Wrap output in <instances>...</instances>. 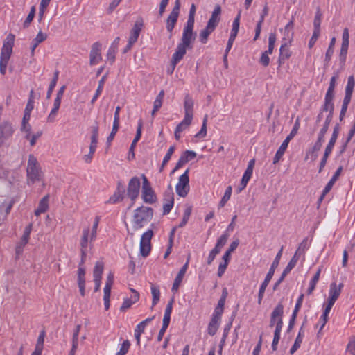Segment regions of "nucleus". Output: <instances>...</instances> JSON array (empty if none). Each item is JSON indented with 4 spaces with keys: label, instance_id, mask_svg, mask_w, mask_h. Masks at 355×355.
Returning <instances> with one entry per match:
<instances>
[{
    "label": "nucleus",
    "instance_id": "nucleus-1",
    "mask_svg": "<svg viewBox=\"0 0 355 355\" xmlns=\"http://www.w3.org/2000/svg\"><path fill=\"white\" fill-rule=\"evenodd\" d=\"M15 35L9 34L3 42L0 56V73L5 75L7 65L12 53Z\"/></svg>",
    "mask_w": 355,
    "mask_h": 355
},
{
    "label": "nucleus",
    "instance_id": "nucleus-2",
    "mask_svg": "<svg viewBox=\"0 0 355 355\" xmlns=\"http://www.w3.org/2000/svg\"><path fill=\"white\" fill-rule=\"evenodd\" d=\"M153 216V210L150 207L141 206L134 211L132 223L135 230L142 228L146 223L150 222Z\"/></svg>",
    "mask_w": 355,
    "mask_h": 355
},
{
    "label": "nucleus",
    "instance_id": "nucleus-3",
    "mask_svg": "<svg viewBox=\"0 0 355 355\" xmlns=\"http://www.w3.org/2000/svg\"><path fill=\"white\" fill-rule=\"evenodd\" d=\"M26 173L28 184H33L41 180L42 173L40 164L33 155H30L28 157Z\"/></svg>",
    "mask_w": 355,
    "mask_h": 355
},
{
    "label": "nucleus",
    "instance_id": "nucleus-4",
    "mask_svg": "<svg viewBox=\"0 0 355 355\" xmlns=\"http://www.w3.org/2000/svg\"><path fill=\"white\" fill-rule=\"evenodd\" d=\"M300 119L297 118L292 130L291 131L290 134L286 137V138L284 139V141L282 142V144H281L280 147L279 148V149L277 150V151L275 155V157L273 159L274 164H277L280 160L282 157L284 155L290 141L297 135V131L300 128Z\"/></svg>",
    "mask_w": 355,
    "mask_h": 355
},
{
    "label": "nucleus",
    "instance_id": "nucleus-5",
    "mask_svg": "<svg viewBox=\"0 0 355 355\" xmlns=\"http://www.w3.org/2000/svg\"><path fill=\"white\" fill-rule=\"evenodd\" d=\"M88 236H89V230L84 229L83 230L82 236L80 241V252H81V260L79 263L78 270V276L85 277V270L83 267L85 262L86 257H87V250L88 248Z\"/></svg>",
    "mask_w": 355,
    "mask_h": 355
},
{
    "label": "nucleus",
    "instance_id": "nucleus-6",
    "mask_svg": "<svg viewBox=\"0 0 355 355\" xmlns=\"http://www.w3.org/2000/svg\"><path fill=\"white\" fill-rule=\"evenodd\" d=\"M283 314H284V306L279 302L274 309L271 313L269 327H273L275 326V329H277L280 325V331L283 327Z\"/></svg>",
    "mask_w": 355,
    "mask_h": 355
},
{
    "label": "nucleus",
    "instance_id": "nucleus-7",
    "mask_svg": "<svg viewBox=\"0 0 355 355\" xmlns=\"http://www.w3.org/2000/svg\"><path fill=\"white\" fill-rule=\"evenodd\" d=\"M153 236L152 230L144 232L141 237L139 252L143 257H146L151 250V239Z\"/></svg>",
    "mask_w": 355,
    "mask_h": 355
},
{
    "label": "nucleus",
    "instance_id": "nucleus-8",
    "mask_svg": "<svg viewBox=\"0 0 355 355\" xmlns=\"http://www.w3.org/2000/svg\"><path fill=\"white\" fill-rule=\"evenodd\" d=\"M189 169L180 176L175 187L176 193L180 197H185L189 191Z\"/></svg>",
    "mask_w": 355,
    "mask_h": 355
},
{
    "label": "nucleus",
    "instance_id": "nucleus-9",
    "mask_svg": "<svg viewBox=\"0 0 355 355\" xmlns=\"http://www.w3.org/2000/svg\"><path fill=\"white\" fill-rule=\"evenodd\" d=\"M143 185L141 191V197L146 203L152 204L156 201V196L150 184L144 175H142Z\"/></svg>",
    "mask_w": 355,
    "mask_h": 355
},
{
    "label": "nucleus",
    "instance_id": "nucleus-10",
    "mask_svg": "<svg viewBox=\"0 0 355 355\" xmlns=\"http://www.w3.org/2000/svg\"><path fill=\"white\" fill-rule=\"evenodd\" d=\"M180 9V1L176 0L174 7L166 20V29L171 33L178 21Z\"/></svg>",
    "mask_w": 355,
    "mask_h": 355
},
{
    "label": "nucleus",
    "instance_id": "nucleus-11",
    "mask_svg": "<svg viewBox=\"0 0 355 355\" xmlns=\"http://www.w3.org/2000/svg\"><path fill=\"white\" fill-rule=\"evenodd\" d=\"M275 42H276L275 34L270 33L269 35V37H268V49L262 53V55L260 58V60H259L260 64H261L264 67L268 66L270 63V58H269L268 55L272 53Z\"/></svg>",
    "mask_w": 355,
    "mask_h": 355
},
{
    "label": "nucleus",
    "instance_id": "nucleus-12",
    "mask_svg": "<svg viewBox=\"0 0 355 355\" xmlns=\"http://www.w3.org/2000/svg\"><path fill=\"white\" fill-rule=\"evenodd\" d=\"M140 189V180L137 177H133L128 183L127 195L134 201L139 195Z\"/></svg>",
    "mask_w": 355,
    "mask_h": 355
},
{
    "label": "nucleus",
    "instance_id": "nucleus-13",
    "mask_svg": "<svg viewBox=\"0 0 355 355\" xmlns=\"http://www.w3.org/2000/svg\"><path fill=\"white\" fill-rule=\"evenodd\" d=\"M14 132V127L10 122L5 121L0 124V147L10 137Z\"/></svg>",
    "mask_w": 355,
    "mask_h": 355
},
{
    "label": "nucleus",
    "instance_id": "nucleus-14",
    "mask_svg": "<svg viewBox=\"0 0 355 355\" xmlns=\"http://www.w3.org/2000/svg\"><path fill=\"white\" fill-rule=\"evenodd\" d=\"M101 44L98 42L94 43L92 46L89 54V62L91 65H96L101 60Z\"/></svg>",
    "mask_w": 355,
    "mask_h": 355
},
{
    "label": "nucleus",
    "instance_id": "nucleus-15",
    "mask_svg": "<svg viewBox=\"0 0 355 355\" xmlns=\"http://www.w3.org/2000/svg\"><path fill=\"white\" fill-rule=\"evenodd\" d=\"M196 34L193 31L183 30L181 42L179 43L181 45L187 47L188 49L193 48V43L196 40Z\"/></svg>",
    "mask_w": 355,
    "mask_h": 355
},
{
    "label": "nucleus",
    "instance_id": "nucleus-16",
    "mask_svg": "<svg viewBox=\"0 0 355 355\" xmlns=\"http://www.w3.org/2000/svg\"><path fill=\"white\" fill-rule=\"evenodd\" d=\"M342 170H343V167L340 166L336 170V171L335 172V173L333 175V177L331 178L329 182L325 186V187H324V190H323V191L322 193V195L320 196V198L318 200V202L319 203H320L322 201V200L324 199V196L330 191V190L333 187L334 184H335V182H336V180L339 178V176H340V173L342 172Z\"/></svg>",
    "mask_w": 355,
    "mask_h": 355
},
{
    "label": "nucleus",
    "instance_id": "nucleus-17",
    "mask_svg": "<svg viewBox=\"0 0 355 355\" xmlns=\"http://www.w3.org/2000/svg\"><path fill=\"white\" fill-rule=\"evenodd\" d=\"M343 287V283L337 284L336 282H332L330 284L329 297L327 300L335 303V302L338 300L341 293Z\"/></svg>",
    "mask_w": 355,
    "mask_h": 355
},
{
    "label": "nucleus",
    "instance_id": "nucleus-18",
    "mask_svg": "<svg viewBox=\"0 0 355 355\" xmlns=\"http://www.w3.org/2000/svg\"><path fill=\"white\" fill-rule=\"evenodd\" d=\"M194 101L189 94H186L184 100V116L193 119Z\"/></svg>",
    "mask_w": 355,
    "mask_h": 355
},
{
    "label": "nucleus",
    "instance_id": "nucleus-19",
    "mask_svg": "<svg viewBox=\"0 0 355 355\" xmlns=\"http://www.w3.org/2000/svg\"><path fill=\"white\" fill-rule=\"evenodd\" d=\"M142 127H143V122L141 120H139V121L138 123L137 128V132H136L135 137L134 138V139L131 144V146L130 147V149H129V155H128L129 159H132L135 158L134 150H135V148L136 146L137 141L141 138Z\"/></svg>",
    "mask_w": 355,
    "mask_h": 355
},
{
    "label": "nucleus",
    "instance_id": "nucleus-20",
    "mask_svg": "<svg viewBox=\"0 0 355 355\" xmlns=\"http://www.w3.org/2000/svg\"><path fill=\"white\" fill-rule=\"evenodd\" d=\"M221 13V8L219 5L214 7V11L211 13V17L209 19L207 26L215 30L220 21V16Z\"/></svg>",
    "mask_w": 355,
    "mask_h": 355
},
{
    "label": "nucleus",
    "instance_id": "nucleus-21",
    "mask_svg": "<svg viewBox=\"0 0 355 355\" xmlns=\"http://www.w3.org/2000/svg\"><path fill=\"white\" fill-rule=\"evenodd\" d=\"M164 201L165 202L163 205V214H168L171 211L174 204L173 193L171 190L165 193Z\"/></svg>",
    "mask_w": 355,
    "mask_h": 355
},
{
    "label": "nucleus",
    "instance_id": "nucleus-22",
    "mask_svg": "<svg viewBox=\"0 0 355 355\" xmlns=\"http://www.w3.org/2000/svg\"><path fill=\"white\" fill-rule=\"evenodd\" d=\"M293 26L294 22L293 20H291L284 27L283 30L284 37L282 40V43H291L293 37Z\"/></svg>",
    "mask_w": 355,
    "mask_h": 355
},
{
    "label": "nucleus",
    "instance_id": "nucleus-23",
    "mask_svg": "<svg viewBox=\"0 0 355 355\" xmlns=\"http://www.w3.org/2000/svg\"><path fill=\"white\" fill-rule=\"evenodd\" d=\"M143 26L142 19L137 20L134 24V26L131 31L129 41L130 43H135L139 37L140 32Z\"/></svg>",
    "mask_w": 355,
    "mask_h": 355
},
{
    "label": "nucleus",
    "instance_id": "nucleus-24",
    "mask_svg": "<svg viewBox=\"0 0 355 355\" xmlns=\"http://www.w3.org/2000/svg\"><path fill=\"white\" fill-rule=\"evenodd\" d=\"M47 38V35L46 33H44L42 31H40L36 35V37L32 40L31 42V56H33L35 54V50L37 48V46L42 43V42L45 41Z\"/></svg>",
    "mask_w": 355,
    "mask_h": 355
},
{
    "label": "nucleus",
    "instance_id": "nucleus-25",
    "mask_svg": "<svg viewBox=\"0 0 355 355\" xmlns=\"http://www.w3.org/2000/svg\"><path fill=\"white\" fill-rule=\"evenodd\" d=\"M187 47L178 44L175 52L173 53L172 56V61H173L174 64H177L184 56L187 52Z\"/></svg>",
    "mask_w": 355,
    "mask_h": 355
},
{
    "label": "nucleus",
    "instance_id": "nucleus-26",
    "mask_svg": "<svg viewBox=\"0 0 355 355\" xmlns=\"http://www.w3.org/2000/svg\"><path fill=\"white\" fill-rule=\"evenodd\" d=\"M289 43H282L280 47V53L279 57V65L283 64L285 60L291 57V53L288 47Z\"/></svg>",
    "mask_w": 355,
    "mask_h": 355
},
{
    "label": "nucleus",
    "instance_id": "nucleus-27",
    "mask_svg": "<svg viewBox=\"0 0 355 355\" xmlns=\"http://www.w3.org/2000/svg\"><path fill=\"white\" fill-rule=\"evenodd\" d=\"M339 131H340L339 125L337 124L334 128V131H333V133L331 135V139H330V140L329 141V144H327V147L325 148L326 151L331 153V151H332V150L334 148V146L335 145V143H336V141L337 140V138L338 137Z\"/></svg>",
    "mask_w": 355,
    "mask_h": 355
},
{
    "label": "nucleus",
    "instance_id": "nucleus-28",
    "mask_svg": "<svg viewBox=\"0 0 355 355\" xmlns=\"http://www.w3.org/2000/svg\"><path fill=\"white\" fill-rule=\"evenodd\" d=\"M219 322L220 316L217 315H214L208 326L209 334H210L211 336H214L216 334L219 327Z\"/></svg>",
    "mask_w": 355,
    "mask_h": 355
},
{
    "label": "nucleus",
    "instance_id": "nucleus-29",
    "mask_svg": "<svg viewBox=\"0 0 355 355\" xmlns=\"http://www.w3.org/2000/svg\"><path fill=\"white\" fill-rule=\"evenodd\" d=\"M99 222H100V216H96L94 218L91 232H90V230L89 227L86 228V229L89 230L88 243L89 242L92 243V241H94L96 239V236H97V229L98 227Z\"/></svg>",
    "mask_w": 355,
    "mask_h": 355
},
{
    "label": "nucleus",
    "instance_id": "nucleus-30",
    "mask_svg": "<svg viewBox=\"0 0 355 355\" xmlns=\"http://www.w3.org/2000/svg\"><path fill=\"white\" fill-rule=\"evenodd\" d=\"M355 86V80L353 76L348 77L347 83L345 87V95L344 98L351 100L353 90Z\"/></svg>",
    "mask_w": 355,
    "mask_h": 355
},
{
    "label": "nucleus",
    "instance_id": "nucleus-31",
    "mask_svg": "<svg viewBox=\"0 0 355 355\" xmlns=\"http://www.w3.org/2000/svg\"><path fill=\"white\" fill-rule=\"evenodd\" d=\"M119 186H120V184H119ZM123 193L124 190L123 189H121L119 187H118L117 191L110 196L109 200L107 201V203L115 204L118 202L122 201L123 199Z\"/></svg>",
    "mask_w": 355,
    "mask_h": 355
},
{
    "label": "nucleus",
    "instance_id": "nucleus-32",
    "mask_svg": "<svg viewBox=\"0 0 355 355\" xmlns=\"http://www.w3.org/2000/svg\"><path fill=\"white\" fill-rule=\"evenodd\" d=\"M272 277L266 275L264 281L263 282V283L261 284V285L260 286L259 294H258V304H261V301L264 296L265 291H266L270 281L271 280Z\"/></svg>",
    "mask_w": 355,
    "mask_h": 355
},
{
    "label": "nucleus",
    "instance_id": "nucleus-33",
    "mask_svg": "<svg viewBox=\"0 0 355 355\" xmlns=\"http://www.w3.org/2000/svg\"><path fill=\"white\" fill-rule=\"evenodd\" d=\"M303 337H304V331H303V329L302 327L300 329V331L298 333V335L297 336V338L295 340L293 345L292 346V347L290 349L291 354H293L300 348V347L302 343Z\"/></svg>",
    "mask_w": 355,
    "mask_h": 355
},
{
    "label": "nucleus",
    "instance_id": "nucleus-34",
    "mask_svg": "<svg viewBox=\"0 0 355 355\" xmlns=\"http://www.w3.org/2000/svg\"><path fill=\"white\" fill-rule=\"evenodd\" d=\"M283 251V246L281 248L278 253L277 254L273 262L271 264L270 268L269 269L268 272L267 273L268 275L273 277L275 269L278 267L279 263V260L281 259L282 254Z\"/></svg>",
    "mask_w": 355,
    "mask_h": 355
},
{
    "label": "nucleus",
    "instance_id": "nucleus-35",
    "mask_svg": "<svg viewBox=\"0 0 355 355\" xmlns=\"http://www.w3.org/2000/svg\"><path fill=\"white\" fill-rule=\"evenodd\" d=\"M322 14L320 8H317L315 15L313 20V31L320 32V24L322 21Z\"/></svg>",
    "mask_w": 355,
    "mask_h": 355
},
{
    "label": "nucleus",
    "instance_id": "nucleus-36",
    "mask_svg": "<svg viewBox=\"0 0 355 355\" xmlns=\"http://www.w3.org/2000/svg\"><path fill=\"white\" fill-rule=\"evenodd\" d=\"M214 31L212 28L207 26L205 29L202 30L199 34V40L202 44H206L209 35Z\"/></svg>",
    "mask_w": 355,
    "mask_h": 355
},
{
    "label": "nucleus",
    "instance_id": "nucleus-37",
    "mask_svg": "<svg viewBox=\"0 0 355 355\" xmlns=\"http://www.w3.org/2000/svg\"><path fill=\"white\" fill-rule=\"evenodd\" d=\"M105 79H106V76H103L101 78V79L99 80L98 88L96 91L94 96H93V98L91 101V104L93 105L95 103V101L97 100L98 96L101 95V94L103 91V87H104Z\"/></svg>",
    "mask_w": 355,
    "mask_h": 355
},
{
    "label": "nucleus",
    "instance_id": "nucleus-38",
    "mask_svg": "<svg viewBox=\"0 0 355 355\" xmlns=\"http://www.w3.org/2000/svg\"><path fill=\"white\" fill-rule=\"evenodd\" d=\"M150 289H151V293L153 295L152 306L153 307L159 301L160 291H159V288L158 286H156L153 284L151 285Z\"/></svg>",
    "mask_w": 355,
    "mask_h": 355
},
{
    "label": "nucleus",
    "instance_id": "nucleus-39",
    "mask_svg": "<svg viewBox=\"0 0 355 355\" xmlns=\"http://www.w3.org/2000/svg\"><path fill=\"white\" fill-rule=\"evenodd\" d=\"M104 265L101 261H97L95 264L93 275L94 279H101V276L103 272Z\"/></svg>",
    "mask_w": 355,
    "mask_h": 355
},
{
    "label": "nucleus",
    "instance_id": "nucleus-40",
    "mask_svg": "<svg viewBox=\"0 0 355 355\" xmlns=\"http://www.w3.org/2000/svg\"><path fill=\"white\" fill-rule=\"evenodd\" d=\"M58 75H59V71H55L54 72L53 78V79L51 80V81L50 83L48 91H47V94H46V98L47 99H49L51 98V94H52V92L53 91V89L55 87V85L57 84V82H58Z\"/></svg>",
    "mask_w": 355,
    "mask_h": 355
},
{
    "label": "nucleus",
    "instance_id": "nucleus-41",
    "mask_svg": "<svg viewBox=\"0 0 355 355\" xmlns=\"http://www.w3.org/2000/svg\"><path fill=\"white\" fill-rule=\"evenodd\" d=\"M308 249V239L306 238L300 243L297 249L295 251V255H297L299 258L303 255L306 250Z\"/></svg>",
    "mask_w": 355,
    "mask_h": 355
},
{
    "label": "nucleus",
    "instance_id": "nucleus-42",
    "mask_svg": "<svg viewBox=\"0 0 355 355\" xmlns=\"http://www.w3.org/2000/svg\"><path fill=\"white\" fill-rule=\"evenodd\" d=\"M81 329V325H76L75 329L73 330V336H72V345H73V352L76 350L78 348V336Z\"/></svg>",
    "mask_w": 355,
    "mask_h": 355
},
{
    "label": "nucleus",
    "instance_id": "nucleus-43",
    "mask_svg": "<svg viewBox=\"0 0 355 355\" xmlns=\"http://www.w3.org/2000/svg\"><path fill=\"white\" fill-rule=\"evenodd\" d=\"M320 271H321L320 269H319L316 272V273L315 274V275L313 276L312 279L311 280L310 284H309V288L307 290V293H308L309 295L311 294V293L315 289V285H316V284L318 282L319 278H320Z\"/></svg>",
    "mask_w": 355,
    "mask_h": 355
},
{
    "label": "nucleus",
    "instance_id": "nucleus-44",
    "mask_svg": "<svg viewBox=\"0 0 355 355\" xmlns=\"http://www.w3.org/2000/svg\"><path fill=\"white\" fill-rule=\"evenodd\" d=\"M184 273L179 271L175 280H174V282L173 284V286H172V291L173 292H177L181 283H182V281L184 278Z\"/></svg>",
    "mask_w": 355,
    "mask_h": 355
},
{
    "label": "nucleus",
    "instance_id": "nucleus-45",
    "mask_svg": "<svg viewBox=\"0 0 355 355\" xmlns=\"http://www.w3.org/2000/svg\"><path fill=\"white\" fill-rule=\"evenodd\" d=\"M192 119L184 116V119L177 125L178 132H182L187 129L191 123Z\"/></svg>",
    "mask_w": 355,
    "mask_h": 355
},
{
    "label": "nucleus",
    "instance_id": "nucleus-46",
    "mask_svg": "<svg viewBox=\"0 0 355 355\" xmlns=\"http://www.w3.org/2000/svg\"><path fill=\"white\" fill-rule=\"evenodd\" d=\"M231 194H232V187L228 186L225 190L224 196H223L221 200L220 201V202L218 204L219 207H223L225 206V205L227 203V202L230 200Z\"/></svg>",
    "mask_w": 355,
    "mask_h": 355
},
{
    "label": "nucleus",
    "instance_id": "nucleus-47",
    "mask_svg": "<svg viewBox=\"0 0 355 355\" xmlns=\"http://www.w3.org/2000/svg\"><path fill=\"white\" fill-rule=\"evenodd\" d=\"M114 283V274L112 272H110L107 277L105 286L104 288V293H111L112 286Z\"/></svg>",
    "mask_w": 355,
    "mask_h": 355
},
{
    "label": "nucleus",
    "instance_id": "nucleus-48",
    "mask_svg": "<svg viewBox=\"0 0 355 355\" xmlns=\"http://www.w3.org/2000/svg\"><path fill=\"white\" fill-rule=\"evenodd\" d=\"M35 7L34 6H33L31 8V10L29 12V14L28 15L26 19H25V21H24V24H23V26L24 28H28L31 21H33L34 17H35Z\"/></svg>",
    "mask_w": 355,
    "mask_h": 355
},
{
    "label": "nucleus",
    "instance_id": "nucleus-49",
    "mask_svg": "<svg viewBox=\"0 0 355 355\" xmlns=\"http://www.w3.org/2000/svg\"><path fill=\"white\" fill-rule=\"evenodd\" d=\"M208 116L205 115L203 119L202 125L200 130L195 135L197 138H203L207 135V123Z\"/></svg>",
    "mask_w": 355,
    "mask_h": 355
},
{
    "label": "nucleus",
    "instance_id": "nucleus-50",
    "mask_svg": "<svg viewBox=\"0 0 355 355\" xmlns=\"http://www.w3.org/2000/svg\"><path fill=\"white\" fill-rule=\"evenodd\" d=\"M49 195H46L40 200L37 208L42 210V211L45 212L49 209Z\"/></svg>",
    "mask_w": 355,
    "mask_h": 355
},
{
    "label": "nucleus",
    "instance_id": "nucleus-51",
    "mask_svg": "<svg viewBox=\"0 0 355 355\" xmlns=\"http://www.w3.org/2000/svg\"><path fill=\"white\" fill-rule=\"evenodd\" d=\"M228 234L227 233L223 234L217 241L216 245L215 246V249L219 250L220 252L221 248L225 245L227 239Z\"/></svg>",
    "mask_w": 355,
    "mask_h": 355
},
{
    "label": "nucleus",
    "instance_id": "nucleus-52",
    "mask_svg": "<svg viewBox=\"0 0 355 355\" xmlns=\"http://www.w3.org/2000/svg\"><path fill=\"white\" fill-rule=\"evenodd\" d=\"M281 331H280V326L279 327H277V329L275 330L274 338L272 343V349L273 351H276L277 349V345L280 339Z\"/></svg>",
    "mask_w": 355,
    "mask_h": 355
},
{
    "label": "nucleus",
    "instance_id": "nucleus-53",
    "mask_svg": "<svg viewBox=\"0 0 355 355\" xmlns=\"http://www.w3.org/2000/svg\"><path fill=\"white\" fill-rule=\"evenodd\" d=\"M322 146V143L316 141L312 149L309 151V153L311 154V158L313 160L316 159L318 157L317 153L320 150Z\"/></svg>",
    "mask_w": 355,
    "mask_h": 355
},
{
    "label": "nucleus",
    "instance_id": "nucleus-54",
    "mask_svg": "<svg viewBox=\"0 0 355 355\" xmlns=\"http://www.w3.org/2000/svg\"><path fill=\"white\" fill-rule=\"evenodd\" d=\"M239 19H240V12L238 14L237 17L234 19L232 24V28L231 31L230 35L236 37L237 33L239 32Z\"/></svg>",
    "mask_w": 355,
    "mask_h": 355
},
{
    "label": "nucleus",
    "instance_id": "nucleus-55",
    "mask_svg": "<svg viewBox=\"0 0 355 355\" xmlns=\"http://www.w3.org/2000/svg\"><path fill=\"white\" fill-rule=\"evenodd\" d=\"M32 227H33V225L31 223L25 227V229L24 230L23 235L21 238V239L23 240L24 243H28L29 238H30V234H31V232L32 230Z\"/></svg>",
    "mask_w": 355,
    "mask_h": 355
},
{
    "label": "nucleus",
    "instance_id": "nucleus-56",
    "mask_svg": "<svg viewBox=\"0 0 355 355\" xmlns=\"http://www.w3.org/2000/svg\"><path fill=\"white\" fill-rule=\"evenodd\" d=\"M191 213V208L187 207L184 211L182 221L180 223V225H178L179 227H183L187 223L188 220L190 217Z\"/></svg>",
    "mask_w": 355,
    "mask_h": 355
},
{
    "label": "nucleus",
    "instance_id": "nucleus-57",
    "mask_svg": "<svg viewBox=\"0 0 355 355\" xmlns=\"http://www.w3.org/2000/svg\"><path fill=\"white\" fill-rule=\"evenodd\" d=\"M44 336L45 332L44 331H41L40 336H38L35 349L42 351L44 343Z\"/></svg>",
    "mask_w": 355,
    "mask_h": 355
},
{
    "label": "nucleus",
    "instance_id": "nucleus-58",
    "mask_svg": "<svg viewBox=\"0 0 355 355\" xmlns=\"http://www.w3.org/2000/svg\"><path fill=\"white\" fill-rule=\"evenodd\" d=\"M33 90L30 92V98L28 101L24 112L31 113L34 107Z\"/></svg>",
    "mask_w": 355,
    "mask_h": 355
},
{
    "label": "nucleus",
    "instance_id": "nucleus-59",
    "mask_svg": "<svg viewBox=\"0 0 355 355\" xmlns=\"http://www.w3.org/2000/svg\"><path fill=\"white\" fill-rule=\"evenodd\" d=\"M12 205H13V202H12V201L9 202H4L0 205V210L4 211L5 216H6L10 212Z\"/></svg>",
    "mask_w": 355,
    "mask_h": 355
},
{
    "label": "nucleus",
    "instance_id": "nucleus-60",
    "mask_svg": "<svg viewBox=\"0 0 355 355\" xmlns=\"http://www.w3.org/2000/svg\"><path fill=\"white\" fill-rule=\"evenodd\" d=\"M350 101L351 100L347 99V98L343 99V105H342V108H341L340 114V121L343 120V117L345 116V115L346 114V112H347L348 105L350 103Z\"/></svg>",
    "mask_w": 355,
    "mask_h": 355
},
{
    "label": "nucleus",
    "instance_id": "nucleus-61",
    "mask_svg": "<svg viewBox=\"0 0 355 355\" xmlns=\"http://www.w3.org/2000/svg\"><path fill=\"white\" fill-rule=\"evenodd\" d=\"M354 134H355V128L352 127L349 131L347 138L342 146L341 153H343L345 150L347 144L350 141L352 138L354 137Z\"/></svg>",
    "mask_w": 355,
    "mask_h": 355
},
{
    "label": "nucleus",
    "instance_id": "nucleus-62",
    "mask_svg": "<svg viewBox=\"0 0 355 355\" xmlns=\"http://www.w3.org/2000/svg\"><path fill=\"white\" fill-rule=\"evenodd\" d=\"M117 49H115L112 47H110L107 53V59L112 64L115 60V56L116 53Z\"/></svg>",
    "mask_w": 355,
    "mask_h": 355
},
{
    "label": "nucleus",
    "instance_id": "nucleus-63",
    "mask_svg": "<svg viewBox=\"0 0 355 355\" xmlns=\"http://www.w3.org/2000/svg\"><path fill=\"white\" fill-rule=\"evenodd\" d=\"M299 257L297 255H293L290 261L288 262L287 266L285 268L286 270L291 272V270L295 266L297 261L299 260Z\"/></svg>",
    "mask_w": 355,
    "mask_h": 355
},
{
    "label": "nucleus",
    "instance_id": "nucleus-64",
    "mask_svg": "<svg viewBox=\"0 0 355 355\" xmlns=\"http://www.w3.org/2000/svg\"><path fill=\"white\" fill-rule=\"evenodd\" d=\"M59 108L53 107L51 111L50 112L49 116H47V121L49 123H53L55 120V117L58 114Z\"/></svg>",
    "mask_w": 355,
    "mask_h": 355
}]
</instances>
